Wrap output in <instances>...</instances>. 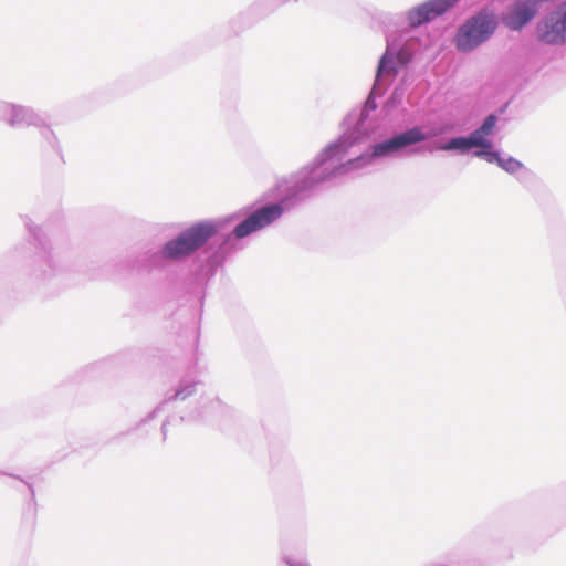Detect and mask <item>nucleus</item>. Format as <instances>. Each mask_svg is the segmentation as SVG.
Wrapping results in <instances>:
<instances>
[{
	"mask_svg": "<svg viewBox=\"0 0 566 566\" xmlns=\"http://www.w3.org/2000/svg\"><path fill=\"white\" fill-rule=\"evenodd\" d=\"M458 0H428L408 12L411 27H419L446 13L455 6Z\"/></svg>",
	"mask_w": 566,
	"mask_h": 566,
	"instance_id": "423d86ee",
	"label": "nucleus"
},
{
	"mask_svg": "<svg viewBox=\"0 0 566 566\" xmlns=\"http://www.w3.org/2000/svg\"><path fill=\"white\" fill-rule=\"evenodd\" d=\"M496 22L491 13L481 11L468 19L458 30L454 43L458 50L469 52L486 41L495 31Z\"/></svg>",
	"mask_w": 566,
	"mask_h": 566,
	"instance_id": "f03ea898",
	"label": "nucleus"
},
{
	"mask_svg": "<svg viewBox=\"0 0 566 566\" xmlns=\"http://www.w3.org/2000/svg\"><path fill=\"white\" fill-rule=\"evenodd\" d=\"M426 138L427 136L421 128H411L402 134H399L390 139H387L382 143L375 145L373 147V153L370 155L365 154L355 159H350L345 165H343L342 168L344 170H348L349 168L359 167L363 164L370 163L375 157H382L389 155L407 146L423 142Z\"/></svg>",
	"mask_w": 566,
	"mask_h": 566,
	"instance_id": "7ed1b4c3",
	"label": "nucleus"
},
{
	"mask_svg": "<svg viewBox=\"0 0 566 566\" xmlns=\"http://www.w3.org/2000/svg\"><path fill=\"white\" fill-rule=\"evenodd\" d=\"M537 34L541 41L547 44L566 42V2L537 25Z\"/></svg>",
	"mask_w": 566,
	"mask_h": 566,
	"instance_id": "20e7f679",
	"label": "nucleus"
},
{
	"mask_svg": "<svg viewBox=\"0 0 566 566\" xmlns=\"http://www.w3.org/2000/svg\"><path fill=\"white\" fill-rule=\"evenodd\" d=\"M282 211L283 210L280 205H271L256 210L235 227V237L244 238L250 233L266 227L276 220L282 214Z\"/></svg>",
	"mask_w": 566,
	"mask_h": 566,
	"instance_id": "39448f33",
	"label": "nucleus"
},
{
	"mask_svg": "<svg viewBox=\"0 0 566 566\" xmlns=\"http://www.w3.org/2000/svg\"><path fill=\"white\" fill-rule=\"evenodd\" d=\"M475 155L479 157L488 156L489 161H492L493 159H495L497 161V164L500 165V167H502L504 170H506L509 172H515L516 170H518L522 167V164L520 161H517L516 159H513V158L501 159L499 157L497 153L482 150V151H476Z\"/></svg>",
	"mask_w": 566,
	"mask_h": 566,
	"instance_id": "6e6552de",
	"label": "nucleus"
},
{
	"mask_svg": "<svg viewBox=\"0 0 566 566\" xmlns=\"http://www.w3.org/2000/svg\"><path fill=\"white\" fill-rule=\"evenodd\" d=\"M495 124L496 117L494 115H489L478 129H480L481 133L489 137L493 133Z\"/></svg>",
	"mask_w": 566,
	"mask_h": 566,
	"instance_id": "9b49d317",
	"label": "nucleus"
},
{
	"mask_svg": "<svg viewBox=\"0 0 566 566\" xmlns=\"http://www.w3.org/2000/svg\"><path fill=\"white\" fill-rule=\"evenodd\" d=\"M214 233L216 229L211 223H196L168 241L163 249V255L170 260L186 258L200 249Z\"/></svg>",
	"mask_w": 566,
	"mask_h": 566,
	"instance_id": "f257e3e1",
	"label": "nucleus"
},
{
	"mask_svg": "<svg viewBox=\"0 0 566 566\" xmlns=\"http://www.w3.org/2000/svg\"><path fill=\"white\" fill-rule=\"evenodd\" d=\"M387 63H388V55L385 54L381 59H380V62H379V66H378V75L387 72Z\"/></svg>",
	"mask_w": 566,
	"mask_h": 566,
	"instance_id": "f8f14e48",
	"label": "nucleus"
},
{
	"mask_svg": "<svg viewBox=\"0 0 566 566\" xmlns=\"http://www.w3.org/2000/svg\"><path fill=\"white\" fill-rule=\"evenodd\" d=\"M471 148L469 137L452 138L448 144L441 147L443 150L459 149L461 151H467Z\"/></svg>",
	"mask_w": 566,
	"mask_h": 566,
	"instance_id": "9d476101",
	"label": "nucleus"
},
{
	"mask_svg": "<svg viewBox=\"0 0 566 566\" xmlns=\"http://www.w3.org/2000/svg\"><path fill=\"white\" fill-rule=\"evenodd\" d=\"M542 0L517 1L510 7L503 17V23L511 30H521L538 12Z\"/></svg>",
	"mask_w": 566,
	"mask_h": 566,
	"instance_id": "0eeeda50",
	"label": "nucleus"
},
{
	"mask_svg": "<svg viewBox=\"0 0 566 566\" xmlns=\"http://www.w3.org/2000/svg\"><path fill=\"white\" fill-rule=\"evenodd\" d=\"M469 142L471 147L491 149L493 146L492 142L480 129H475L470 134Z\"/></svg>",
	"mask_w": 566,
	"mask_h": 566,
	"instance_id": "1a4fd4ad",
	"label": "nucleus"
}]
</instances>
